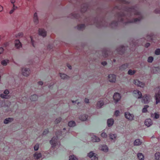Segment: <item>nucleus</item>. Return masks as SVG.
Returning a JSON list of instances; mask_svg holds the SVG:
<instances>
[{
	"label": "nucleus",
	"mask_w": 160,
	"mask_h": 160,
	"mask_svg": "<svg viewBox=\"0 0 160 160\" xmlns=\"http://www.w3.org/2000/svg\"><path fill=\"white\" fill-rule=\"evenodd\" d=\"M103 53L104 54L103 57L104 58H107V57H108V53L107 52H103Z\"/></svg>",
	"instance_id": "nucleus-44"
},
{
	"label": "nucleus",
	"mask_w": 160,
	"mask_h": 160,
	"mask_svg": "<svg viewBox=\"0 0 160 160\" xmlns=\"http://www.w3.org/2000/svg\"><path fill=\"white\" fill-rule=\"evenodd\" d=\"M157 90L159 89L158 92L155 93L154 97L156 100V104H157L158 103H160V87H158L155 88Z\"/></svg>",
	"instance_id": "nucleus-1"
},
{
	"label": "nucleus",
	"mask_w": 160,
	"mask_h": 160,
	"mask_svg": "<svg viewBox=\"0 0 160 160\" xmlns=\"http://www.w3.org/2000/svg\"><path fill=\"white\" fill-rule=\"evenodd\" d=\"M155 159L156 160H159L160 158V153L157 152L155 153L154 155Z\"/></svg>",
	"instance_id": "nucleus-20"
},
{
	"label": "nucleus",
	"mask_w": 160,
	"mask_h": 160,
	"mask_svg": "<svg viewBox=\"0 0 160 160\" xmlns=\"http://www.w3.org/2000/svg\"><path fill=\"white\" fill-rule=\"evenodd\" d=\"M0 97L2 98H7V95L4 94V93H2L1 94Z\"/></svg>",
	"instance_id": "nucleus-40"
},
{
	"label": "nucleus",
	"mask_w": 160,
	"mask_h": 160,
	"mask_svg": "<svg viewBox=\"0 0 160 160\" xmlns=\"http://www.w3.org/2000/svg\"><path fill=\"white\" fill-rule=\"evenodd\" d=\"M38 34L39 35L44 37L47 35V32L44 29L39 28L38 30Z\"/></svg>",
	"instance_id": "nucleus-9"
},
{
	"label": "nucleus",
	"mask_w": 160,
	"mask_h": 160,
	"mask_svg": "<svg viewBox=\"0 0 160 160\" xmlns=\"http://www.w3.org/2000/svg\"><path fill=\"white\" fill-rule=\"evenodd\" d=\"M15 45L17 48H19L22 47L21 43L18 40H16L15 41Z\"/></svg>",
	"instance_id": "nucleus-14"
},
{
	"label": "nucleus",
	"mask_w": 160,
	"mask_h": 160,
	"mask_svg": "<svg viewBox=\"0 0 160 160\" xmlns=\"http://www.w3.org/2000/svg\"><path fill=\"white\" fill-rule=\"evenodd\" d=\"M121 98L120 94L118 93H115L113 96V98L116 102L119 101Z\"/></svg>",
	"instance_id": "nucleus-8"
},
{
	"label": "nucleus",
	"mask_w": 160,
	"mask_h": 160,
	"mask_svg": "<svg viewBox=\"0 0 160 160\" xmlns=\"http://www.w3.org/2000/svg\"><path fill=\"white\" fill-rule=\"evenodd\" d=\"M107 63L106 62H102V64L104 66L105 65L107 64Z\"/></svg>",
	"instance_id": "nucleus-52"
},
{
	"label": "nucleus",
	"mask_w": 160,
	"mask_h": 160,
	"mask_svg": "<svg viewBox=\"0 0 160 160\" xmlns=\"http://www.w3.org/2000/svg\"><path fill=\"white\" fill-rule=\"evenodd\" d=\"M38 84L39 85H42L43 84V82L42 81H39L38 82Z\"/></svg>",
	"instance_id": "nucleus-49"
},
{
	"label": "nucleus",
	"mask_w": 160,
	"mask_h": 160,
	"mask_svg": "<svg viewBox=\"0 0 160 160\" xmlns=\"http://www.w3.org/2000/svg\"><path fill=\"white\" fill-rule=\"evenodd\" d=\"M125 118L129 120L132 121L133 119V115L132 114H130L128 112L125 113Z\"/></svg>",
	"instance_id": "nucleus-7"
},
{
	"label": "nucleus",
	"mask_w": 160,
	"mask_h": 160,
	"mask_svg": "<svg viewBox=\"0 0 160 160\" xmlns=\"http://www.w3.org/2000/svg\"><path fill=\"white\" fill-rule=\"evenodd\" d=\"M119 111L118 110H117L116 111H115L114 113V115L116 116H118L119 115Z\"/></svg>",
	"instance_id": "nucleus-42"
},
{
	"label": "nucleus",
	"mask_w": 160,
	"mask_h": 160,
	"mask_svg": "<svg viewBox=\"0 0 160 160\" xmlns=\"http://www.w3.org/2000/svg\"><path fill=\"white\" fill-rule=\"evenodd\" d=\"M13 118H6L4 121V123L5 124H7L9 122H11L13 121Z\"/></svg>",
	"instance_id": "nucleus-17"
},
{
	"label": "nucleus",
	"mask_w": 160,
	"mask_h": 160,
	"mask_svg": "<svg viewBox=\"0 0 160 160\" xmlns=\"http://www.w3.org/2000/svg\"><path fill=\"white\" fill-rule=\"evenodd\" d=\"M152 117L154 119H158L160 117V114L159 112H155L153 114H152L151 115Z\"/></svg>",
	"instance_id": "nucleus-16"
},
{
	"label": "nucleus",
	"mask_w": 160,
	"mask_h": 160,
	"mask_svg": "<svg viewBox=\"0 0 160 160\" xmlns=\"http://www.w3.org/2000/svg\"><path fill=\"white\" fill-rule=\"evenodd\" d=\"M113 61L114 62H115V59H113Z\"/></svg>",
	"instance_id": "nucleus-57"
},
{
	"label": "nucleus",
	"mask_w": 160,
	"mask_h": 160,
	"mask_svg": "<svg viewBox=\"0 0 160 160\" xmlns=\"http://www.w3.org/2000/svg\"><path fill=\"white\" fill-rule=\"evenodd\" d=\"M9 62V60H5L2 61L1 64L3 66H6L8 63Z\"/></svg>",
	"instance_id": "nucleus-26"
},
{
	"label": "nucleus",
	"mask_w": 160,
	"mask_h": 160,
	"mask_svg": "<svg viewBox=\"0 0 160 160\" xmlns=\"http://www.w3.org/2000/svg\"><path fill=\"white\" fill-rule=\"evenodd\" d=\"M104 102L100 100L98 101L97 104V108H99L103 105Z\"/></svg>",
	"instance_id": "nucleus-18"
},
{
	"label": "nucleus",
	"mask_w": 160,
	"mask_h": 160,
	"mask_svg": "<svg viewBox=\"0 0 160 160\" xmlns=\"http://www.w3.org/2000/svg\"><path fill=\"white\" fill-rule=\"evenodd\" d=\"M42 154L41 152H36L33 155V160H41L42 159Z\"/></svg>",
	"instance_id": "nucleus-4"
},
{
	"label": "nucleus",
	"mask_w": 160,
	"mask_h": 160,
	"mask_svg": "<svg viewBox=\"0 0 160 160\" xmlns=\"http://www.w3.org/2000/svg\"><path fill=\"white\" fill-rule=\"evenodd\" d=\"M85 102L86 103H88L89 102V100L87 98H85L84 100Z\"/></svg>",
	"instance_id": "nucleus-47"
},
{
	"label": "nucleus",
	"mask_w": 160,
	"mask_h": 160,
	"mask_svg": "<svg viewBox=\"0 0 160 160\" xmlns=\"http://www.w3.org/2000/svg\"><path fill=\"white\" fill-rule=\"evenodd\" d=\"M109 81L111 82H115L116 80V76L114 74H111L108 75Z\"/></svg>",
	"instance_id": "nucleus-10"
},
{
	"label": "nucleus",
	"mask_w": 160,
	"mask_h": 160,
	"mask_svg": "<svg viewBox=\"0 0 160 160\" xmlns=\"http://www.w3.org/2000/svg\"><path fill=\"white\" fill-rule=\"evenodd\" d=\"M121 49L122 51H124L125 50V47L123 46H121L118 48V50L119 52V53L120 54H121V53L120 52L121 51Z\"/></svg>",
	"instance_id": "nucleus-33"
},
{
	"label": "nucleus",
	"mask_w": 160,
	"mask_h": 160,
	"mask_svg": "<svg viewBox=\"0 0 160 160\" xmlns=\"http://www.w3.org/2000/svg\"><path fill=\"white\" fill-rule=\"evenodd\" d=\"M68 126L70 127H73L76 126L75 122L73 121H71L68 122Z\"/></svg>",
	"instance_id": "nucleus-21"
},
{
	"label": "nucleus",
	"mask_w": 160,
	"mask_h": 160,
	"mask_svg": "<svg viewBox=\"0 0 160 160\" xmlns=\"http://www.w3.org/2000/svg\"><path fill=\"white\" fill-rule=\"evenodd\" d=\"M15 1V0H11V2L12 3H13V4L14 3Z\"/></svg>",
	"instance_id": "nucleus-55"
},
{
	"label": "nucleus",
	"mask_w": 160,
	"mask_h": 160,
	"mask_svg": "<svg viewBox=\"0 0 160 160\" xmlns=\"http://www.w3.org/2000/svg\"><path fill=\"white\" fill-rule=\"evenodd\" d=\"M3 10V7L1 6V5H0V12H2Z\"/></svg>",
	"instance_id": "nucleus-53"
},
{
	"label": "nucleus",
	"mask_w": 160,
	"mask_h": 160,
	"mask_svg": "<svg viewBox=\"0 0 160 160\" xmlns=\"http://www.w3.org/2000/svg\"><path fill=\"white\" fill-rule=\"evenodd\" d=\"M14 7H15V5L13 4V9L12 10H11L10 11V12H9V13L10 14H12V13L13 12H14V10L15 9V8H14Z\"/></svg>",
	"instance_id": "nucleus-45"
},
{
	"label": "nucleus",
	"mask_w": 160,
	"mask_h": 160,
	"mask_svg": "<svg viewBox=\"0 0 160 160\" xmlns=\"http://www.w3.org/2000/svg\"><path fill=\"white\" fill-rule=\"evenodd\" d=\"M140 81H139L138 80L136 79V80H134V84L138 86H139V85L140 84Z\"/></svg>",
	"instance_id": "nucleus-37"
},
{
	"label": "nucleus",
	"mask_w": 160,
	"mask_h": 160,
	"mask_svg": "<svg viewBox=\"0 0 160 160\" xmlns=\"http://www.w3.org/2000/svg\"><path fill=\"white\" fill-rule=\"evenodd\" d=\"M101 136L102 138H106L107 137V135L106 133L103 132L101 134Z\"/></svg>",
	"instance_id": "nucleus-38"
},
{
	"label": "nucleus",
	"mask_w": 160,
	"mask_h": 160,
	"mask_svg": "<svg viewBox=\"0 0 160 160\" xmlns=\"http://www.w3.org/2000/svg\"><path fill=\"white\" fill-rule=\"evenodd\" d=\"M61 118H57L55 120V122L57 124V123L60 122H61Z\"/></svg>",
	"instance_id": "nucleus-41"
},
{
	"label": "nucleus",
	"mask_w": 160,
	"mask_h": 160,
	"mask_svg": "<svg viewBox=\"0 0 160 160\" xmlns=\"http://www.w3.org/2000/svg\"><path fill=\"white\" fill-rule=\"evenodd\" d=\"M79 27H80L81 28H84L85 27V25L84 24H81L78 26Z\"/></svg>",
	"instance_id": "nucleus-51"
},
{
	"label": "nucleus",
	"mask_w": 160,
	"mask_h": 160,
	"mask_svg": "<svg viewBox=\"0 0 160 160\" xmlns=\"http://www.w3.org/2000/svg\"><path fill=\"white\" fill-rule=\"evenodd\" d=\"M153 60V57L150 56L148 58V62H152Z\"/></svg>",
	"instance_id": "nucleus-34"
},
{
	"label": "nucleus",
	"mask_w": 160,
	"mask_h": 160,
	"mask_svg": "<svg viewBox=\"0 0 160 160\" xmlns=\"http://www.w3.org/2000/svg\"><path fill=\"white\" fill-rule=\"evenodd\" d=\"M88 156L91 158V160H98V155L94 153L93 151H91L88 153Z\"/></svg>",
	"instance_id": "nucleus-2"
},
{
	"label": "nucleus",
	"mask_w": 160,
	"mask_h": 160,
	"mask_svg": "<svg viewBox=\"0 0 160 160\" xmlns=\"http://www.w3.org/2000/svg\"><path fill=\"white\" fill-rule=\"evenodd\" d=\"M155 53L156 55H158L160 54V49H157L155 52Z\"/></svg>",
	"instance_id": "nucleus-36"
},
{
	"label": "nucleus",
	"mask_w": 160,
	"mask_h": 160,
	"mask_svg": "<svg viewBox=\"0 0 160 160\" xmlns=\"http://www.w3.org/2000/svg\"><path fill=\"white\" fill-rule=\"evenodd\" d=\"M23 34L22 32H20L16 36V37L18 38H20L23 37Z\"/></svg>",
	"instance_id": "nucleus-31"
},
{
	"label": "nucleus",
	"mask_w": 160,
	"mask_h": 160,
	"mask_svg": "<svg viewBox=\"0 0 160 160\" xmlns=\"http://www.w3.org/2000/svg\"><path fill=\"white\" fill-rule=\"evenodd\" d=\"M99 149L101 151L105 152H107L108 151V148L106 145H101L99 147Z\"/></svg>",
	"instance_id": "nucleus-12"
},
{
	"label": "nucleus",
	"mask_w": 160,
	"mask_h": 160,
	"mask_svg": "<svg viewBox=\"0 0 160 160\" xmlns=\"http://www.w3.org/2000/svg\"><path fill=\"white\" fill-rule=\"evenodd\" d=\"M69 160H78V158L74 155H70L69 157Z\"/></svg>",
	"instance_id": "nucleus-24"
},
{
	"label": "nucleus",
	"mask_w": 160,
	"mask_h": 160,
	"mask_svg": "<svg viewBox=\"0 0 160 160\" xmlns=\"http://www.w3.org/2000/svg\"><path fill=\"white\" fill-rule=\"evenodd\" d=\"M137 156L139 160H144V156L141 153H138L137 154Z\"/></svg>",
	"instance_id": "nucleus-15"
},
{
	"label": "nucleus",
	"mask_w": 160,
	"mask_h": 160,
	"mask_svg": "<svg viewBox=\"0 0 160 160\" xmlns=\"http://www.w3.org/2000/svg\"><path fill=\"white\" fill-rule=\"evenodd\" d=\"M30 38L31 39V41L32 42V44H33V42H34L33 40H32V36H30ZM33 46H34L33 45Z\"/></svg>",
	"instance_id": "nucleus-54"
},
{
	"label": "nucleus",
	"mask_w": 160,
	"mask_h": 160,
	"mask_svg": "<svg viewBox=\"0 0 160 160\" xmlns=\"http://www.w3.org/2000/svg\"><path fill=\"white\" fill-rule=\"evenodd\" d=\"M142 143V142L139 139H136L134 142V145L138 146L140 145Z\"/></svg>",
	"instance_id": "nucleus-23"
},
{
	"label": "nucleus",
	"mask_w": 160,
	"mask_h": 160,
	"mask_svg": "<svg viewBox=\"0 0 160 160\" xmlns=\"http://www.w3.org/2000/svg\"><path fill=\"white\" fill-rule=\"evenodd\" d=\"M39 144L38 143H37L36 144V145H35V146L34 147V150L35 151H37L39 148Z\"/></svg>",
	"instance_id": "nucleus-32"
},
{
	"label": "nucleus",
	"mask_w": 160,
	"mask_h": 160,
	"mask_svg": "<svg viewBox=\"0 0 160 160\" xmlns=\"http://www.w3.org/2000/svg\"><path fill=\"white\" fill-rule=\"evenodd\" d=\"M92 141L93 142H98L100 141L99 138L96 136H93L92 137Z\"/></svg>",
	"instance_id": "nucleus-22"
},
{
	"label": "nucleus",
	"mask_w": 160,
	"mask_h": 160,
	"mask_svg": "<svg viewBox=\"0 0 160 160\" xmlns=\"http://www.w3.org/2000/svg\"><path fill=\"white\" fill-rule=\"evenodd\" d=\"M149 107V106L148 105H145L144 108L142 109V112L145 113L146 112L148 111L147 108Z\"/></svg>",
	"instance_id": "nucleus-27"
},
{
	"label": "nucleus",
	"mask_w": 160,
	"mask_h": 160,
	"mask_svg": "<svg viewBox=\"0 0 160 160\" xmlns=\"http://www.w3.org/2000/svg\"><path fill=\"white\" fill-rule=\"evenodd\" d=\"M109 137L111 140H114L116 139V134L111 133L109 135Z\"/></svg>",
	"instance_id": "nucleus-25"
},
{
	"label": "nucleus",
	"mask_w": 160,
	"mask_h": 160,
	"mask_svg": "<svg viewBox=\"0 0 160 160\" xmlns=\"http://www.w3.org/2000/svg\"><path fill=\"white\" fill-rule=\"evenodd\" d=\"M136 72V71L135 70H132L130 69L128 71V74L130 75H133Z\"/></svg>",
	"instance_id": "nucleus-30"
},
{
	"label": "nucleus",
	"mask_w": 160,
	"mask_h": 160,
	"mask_svg": "<svg viewBox=\"0 0 160 160\" xmlns=\"http://www.w3.org/2000/svg\"><path fill=\"white\" fill-rule=\"evenodd\" d=\"M87 9V8L86 7H84V8H82L81 9V11L82 12H84V11H86Z\"/></svg>",
	"instance_id": "nucleus-46"
},
{
	"label": "nucleus",
	"mask_w": 160,
	"mask_h": 160,
	"mask_svg": "<svg viewBox=\"0 0 160 160\" xmlns=\"http://www.w3.org/2000/svg\"><path fill=\"white\" fill-rule=\"evenodd\" d=\"M144 83L140 81V84L139 85L138 87H140L142 88H143L144 87Z\"/></svg>",
	"instance_id": "nucleus-39"
},
{
	"label": "nucleus",
	"mask_w": 160,
	"mask_h": 160,
	"mask_svg": "<svg viewBox=\"0 0 160 160\" xmlns=\"http://www.w3.org/2000/svg\"><path fill=\"white\" fill-rule=\"evenodd\" d=\"M4 93L7 95L9 93V91L8 90L6 89L4 91Z\"/></svg>",
	"instance_id": "nucleus-43"
},
{
	"label": "nucleus",
	"mask_w": 160,
	"mask_h": 160,
	"mask_svg": "<svg viewBox=\"0 0 160 160\" xmlns=\"http://www.w3.org/2000/svg\"><path fill=\"white\" fill-rule=\"evenodd\" d=\"M34 20L35 22H37L38 21V18L37 13H35L34 15Z\"/></svg>",
	"instance_id": "nucleus-29"
},
{
	"label": "nucleus",
	"mask_w": 160,
	"mask_h": 160,
	"mask_svg": "<svg viewBox=\"0 0 160 160\" xmlns=\"http://www.w3.org/2000/svg\"><path fill=\"white\" fill-rule=\"evenodd\" d=\"M144 123L146 126L149 127L152 124V122L151 119H147L145 120Z\"/></svg>",
	"instance_id": "nucleus-11"
},
{
	"label": "nucleus",
	"mask_w": 160,
	"mask_h": 160,
	"mask_svg": "<svg viewBox=\"0 0 160 160\" xmlns=\"http://www.w3.org/2000/svg\"><path fill=\"white\" fill-rule=\"evenodd\" d=\"M107 124L108 127L112 126L113 124L114 120L112 119H109L107 120Z\"/></svg>",
	"instance_id": "nucleus-19"
},
{
	"label": "nucleus",
	"mask_w": 160,
	"mask_h": 160,
	"mask_svg": "<svg viewBox=\"0 0 160 160\" xmlns=\"http://www.w3.org/2000/svg\"><path fill=\"white\" fill-rule=\"evenodd\" d=\"M67 66L70 69H71L72 67H71V66H70V65H69V66L67 65Z\"/></svg>",
	"instance_id": "nucleus-56"
},
{
	"label": "nucleus",
	"mask_w": 160,
	"mask_h": 160,
	"mask_svg": "<svg viewBox=\"0 0 160 160\" xmlns=\"http://www.w3.org/2000/svg\"><path fill=\"white\" fill-rule=\"evenodd\" d=\"M150 45V44L149 43H147L145 45V47L146 48H148Z\"/></svg>",
	"instance_id": "nucleus-50"
},
{
	"label": "nucleus",
	"mask_w": 160,
	"mask_h": 160,
	"mask_svg": "<svg viewBox=\"0 0 160 160\" xmlns=\"http://www.w3.org/2000/svg\"><path fill=\"white\" fill-rule=\"evenodd\" d=\"M88 117V116L86 114H84L80 116L79 117L80 120L82 121L86 120Z\"/></svg>",
	"instance_id": "nucleus-13"
},
{
	"label": "nucleus",
	"mask_w": 160,
	"mask_h": 160,
	"mask_svg": "<svg viewBox=\"0 0 160 160\" xmlns=\"http://www.w3.org/2000/svg\"><path fill=\"white\" fill-rule=\"evenodd\" d=\"M151 96L148 94H145L143 97L142 96V100L144 103H148L150 102Z\"/></svg>",
	"instance_id": "nucleus-5"
},
{
	"label": "nucleus",
	"mask_w": 160,
	"mask_h": 160,
	"mask_svg": "<svg viewBox=\"0 0 160 160\" xmlns=\"http://www.w3.org/2000/svg\"><path fill=\"white\" fill-rule=\"evenodd\" d=\"M60 76L62 79H65L69 78V77L67 75L61 73Z\"/></svg>",
	"instance_id": "nucleus-28"
},
{
	"label": "nucleus",
	"mask_w": 160,
	"mask_h": 160,
	"mask_svg": "<svg viewBox=\"0 0 160 160\" xmlns=\"http://www.w3.org/2000/svg\"><path fill=\"white\" fill-rule=\"evenodd\" d=\"M50 143L53 145V146L55 147L56 146V143L55 142V141L53 140L52 139L51 140H50Z\"/></svg>",
	"instance_id": "nucleus-35"
},
{
	"label": "nucleus",
	"mask_w": 160,
	"mask_h": 160,
	"mask_svg": "<svg viewBox=\"0 0 160 160\" xmlns=\"http://www.w3.org/2000/svg\"><path fill=\"white\" fill-rule=\"evenodd\" d=\"M134 96L138 99L142 98V95L141 92L138 90H134L133 91Z\"/></svg>",
	"instance_id": "nucleus-3"
},
{
	"label": "nucleus",
	"mask_w": 160,
	"mask_h": 160,
	"mask_svg": "<svg viewBox=\"0 0 160 160\" xmlns=\"http://www.w3.org/2000/svg\"><path fill=\"white\" fill-rule=\"evenodd\" d=\"M22 74L25 76H28L30 74V70L26 68H23L22 70Z\"/></svg>",
	"instance_id": "nucleus-6"
},
{
	"label": "nucleus",
	"mask_w": 160,
	"mask_h": 160,
	"mask_svg": "<svg viewBox=\"0 0 160 160\" xmlns=\"http://www.w3.org/2000/svg\"><path fill=\"white\" fill-rule=\"evenodd\" d=\"M3 52V49L2 48H0V54H1Z\"/></svg>",
	"instance_id": "nucleus-48"
}]
</instances>
